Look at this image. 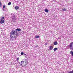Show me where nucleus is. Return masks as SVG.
Returning a JSON list of instances; mask_svg holds the SVG:
<instances>
[{
	"label": "nucleus",
	"mask_w": 73,
	"mask_h": 73,
	"mask_svg": "<svg viewBox=\"0 0 73 73\" xmlns=\"http://www.w3.org/2000/svg\"><path fill=\"white\" fill-rule=\"evenodd\" d=\"M11 4V3L10 2H9V3H8V5H10Z\"/></svg>",
	"instance_id": "17"
},
{
	"label": "nucleus",
	"mask_w": 73,
	"mask_h": 73,
	"mask_svg": "<svg viewBox=\"0 0 73 73\" xmlns=\"http://www.w3.org/2000/svg\"><path fill=\"white\" fill-rule=\"evenodd\" d=\"M12 20L13 21H15V20H16V18H15V17H12Z\"/></svg>",
	"instance_id": "6"
},
{
	"label": "nucleus",
	"mask_w": 73,
	"mask_h": 73,
	"mask_svg": "<svg viewBox=\"0 0 73 73\" xmlns=\"http://www.w3.org/2000/svg\"><path fill=\"white\" fill-rule=\"evenodd\" d=\"M15 9H16V10H17V9H19V7L18 6H16L15 7Z\"/></svg>",
	"instance_id": "10"
},
{
	"label": "nucleus",
	"mask_w": 73,
	"mask_h": 73,
	"mask_svg": "<svg viewBox=\"0 0 73 73\" xmlns=\"http://www.w3.org/2000/svg\"><path fill=\"white\" fill-rule=\"evenodd\" d=\"M62 10L63 11H66V9L64 8L63 9H62Z\"/></svg>",
	"instance_id": "15"
},
{
	"label": "nucleus",
	"mask_w": 73,
	"mask_h": 73,
	"mask_svg": "<svg viewBox=\"0 0 73 73\" xmlns=\"http://www.w3.org/2000/svg\"><path fill=\"white\" fill-rule=\"evenodd\" d=\"M10 39L11 40H14L15 38L17 37V36L18 35L17 34V31L15 30H12L10 33Z\"/></svg>",
	"instance_id": "1"
},
{
	"label": "nucleus",
	"mask_w": 73,
	"mask_h": 73,
	"mask_svg": "<svg viewBox=\"0 0 73 73\" xmlns=\"http://www.w3.org/2000/svg\"><path fill=\"white\" fill-rule=\"evenodd\" d=\"M57 44H58V43H57V42H55L54 43V45H57Z\"/></svg>",
	"instance_id": "8"
},
{
	"label": "nucleus",
	"mask_w": 73,
	"mask_h": 73,
	"mask_svg": "<svg viewBox=\"0 0 73 73\" xmlns=\"http://www.w3.org/2000/svg\"><path fill=\"white\" fill-rule=\"evenodd\" d=\"M53 47L52 46H50L49 50H52V49H53Z\"/></svg>",
	"instance_id": "5"
},
{
	"label": "nucleus",
	"mask_w": 73,
	"mask_h": 73,
	"mask_svg": "<svg viewBox=\"0 0 73 73\" xmlns=\"http://www.w3.org/2000/svg\"><path fill=\"white\" fill-rule=\"evenodd\" d=\"M5 5H4L3 7V8H5Z\"/></svg>",
	"instance_id": "19"
},
{
	"label": "nucleus",
	"mask_w": 73,
	"mask_h": 73,
	"mask_svg": "<svg viewBox=\"0 0 73 73\" xmlns=\"http://www.w3.org/2000/svg\"><path fill=\"white\" fill-rule=\"evenodd\" d=\"M16 31H21V29H16Z\"/></svg>",
	"instance_id": "12"
},
{
	"label": "nucleus",
	"mask_w": 73,
	"mask_h": 73,
	"mask_svg": "<svg viewBox=\"0 0 73 73\" xmlns=\"http://www.w3.org/2000/svg\"><path fill=\"white\" fill-rule=\"evenodd\" d=\"M70 49H72V50H73V47H72V44H70Z\"/></svg>",
	"instance_id": "9"
},
{
	"label": "nucleus",
	"mask_w": 73,
	"mask_h": 73,
	"mask_svg": "<svg viewBox=\"0 0 73 73\" xmlns=\"http://www.w3.org/2000/svg\"><path fill=\"white\" fill-rule=\"evenodd\" d=\"M58 39H60V38H59V37H58Z\"/></svg>",
	"instance_id": "23"
},
{
	"label": "nucleus",
	"mask_w": 73,
	"mask_h": 73,
	"mask_svg": "<svg viewBox=\"0 0 73 73\" xmlns=\"http://www.w3.org/2000/svg\"><path fill=\"white\" fill-rule=\"evenodd\" d=\"M70 45H71V46H72V47H73V42L71 43L70 44V45H69L70 48Z\"/></svg>",
	"instance_id": "7"
},
{
	"label": "nucleus",
	"mask_w": 73,
	"mask_h": 73,
	"mask_svg": "<svg viewBox=\"0 0 73 73\" xmlns=\"http://www.w3.org/2000/svg\"><path fill=\"white\" fill-rule=\"evenodd\" d=\"M35 47H38V46H37H37H35Z\"/></svg>",
	"instance_id": "22"
},
{
	"label": "nucleus",
	"mask_w": 73,
	"mask_h": 73,
	"mask_svg": "<svg viewBox=\"0 0 73 73\" xmlns=\"http://www.w3.org/2000/svg\"><path fill=\"white\" fill-rule=\"evenodd\" d=\"M45 12H46L47 13H48L49 12V10L48 9H45L44 10Z\"/></svg>",
	"instance_id": "11"
},
{
	"label": "nucleus",
	"mask_w": 73,
	"mask_h": 73,
	"mask_svg": "<svg viewBox=\"0 0 73 73\" xmlns=\"http://www.w3.org/2000/svg\"><path fill=\"white\" fill-rule=\"evenodd\" d=\"M70 53L71 54H72V56H73V52L72 51L70 52Z\"/></svg>",
	"instance_id": "13"
},
{
	"label": "nucleus",
	"mask_w": 73,
	"mask_h": 73,
	"mask_svg": "<svg viewBox=\"0 0 73 73\" xmlns=\"http://www.w3.org/2000/svg\"><path fill=\"white\" fill-rule=\"evenodd\" d=\"M4 17H3L2 18L0 19V23L1 24H3V23H4L5 21H4Z\"/></svg>",
	"instance_id": "2"
},
{
	"label": "nucleus",
	"mask_w": 73,
	"mask_h": 73,
	"mask_svg": "<svg viewBox=\"0 0 73 73\" xmlns=\"http://www.w3.org/2000/svg\"><path fill=\"white\" fill-rule=\"evenodd\" d=\"M58 48H55L53 49V50H54V51H56V50H57Z\"/></svg>",
	"instance_id": "14"
},
{
	"label": "nucleus",
	"mask_w": 73,
	"mask_h": 73,
	"mask_svg": "<svg viewBox=\"0 0 73 73\" xmlns=\"http://www.w3.org/2000/svg\"><path fill=\"white\" fill-rule=\"evenodd\" d=\"M21 55H23V54H24V52H21Z\"/></svg>",
	"instance_id": "18"
},
{
	"label": "nucleus",
	"mask_w": 73,
	"mask_h": 73,
	"mask_svg": "<svg viewBox=\"0 0 73 73\" xmlns=\"http://www.w3.org/2000/svg\"><path fill=\"white\" fill-rule=\"evenodd\" d=\"M22 62H23V61H21V63L19 62V64L20 65V66H23H23H24V65H23V64H22Z\"/></svg>",
	"instance_id": "4"
},
{
	"label": "nucleus",
	"mask_w": 73,
	"mask_h": 73,
	"mask_svg": "<svg viewBox=\"0 0 73 73\" xmlns=\"http://www.w3.org/2000/svg\"><path fill=\"white\" fill-rule=\"evenodd\" d=\"M1 7V3L0 2V7Z\"/></svg>",
	"instance_id": "21"
},
{
	"label": "nucleus",
	"mask_w": 73,
	"mask_h": 73,
	"mask_svg": "<svg viewBox=\"0 0 73 73\" xmlns=\"http://www.w3.org/2000/svg\"><path fill=\"white\" fill-rule=\"evenodd\" d=\"M17 62H19V58H17Z\"/></svg>",
	"instance_id": "16"
},
{
	"label": "nucleus",
	"mask_w": 73,
	"mask_h": 73,
	"mask_svg": "<svg viewBox=\"0 0 73 73\" xmlns=\"http://www.w3.org/2000/svg\"><path fill=\"white\" fill-rule=\"evenodd\" d=\"M35 38H39V36H35Z\"/></svg>",
	"instance_id": "20"
},
{
	"label": "nucleus",
	"mask_w": 73,
	"mask_h": 73,
	"mask_svg": "<svg viewBox=\"0 0 73 73\" xmlns=\"http://www.w3.org/2000/svg\"><path fill=\"white\" fill-rule=\"evenodd\" d=\"M23 63L24 64V66H25L27 65V64H28V63H27V60L25 59L24 60V61L23 62Z\"/></svg>",
	"instance_id": "3"
}]
</instances>
